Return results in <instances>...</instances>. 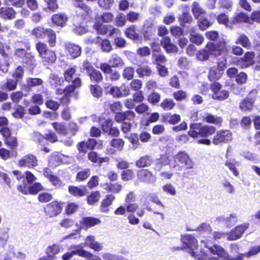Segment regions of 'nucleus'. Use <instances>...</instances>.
<instances>
[{
  "instance_id": "36",
  "label": "nucleus",
  "mask_w": 260,
  "mask_h": 260,
  "mask_svg": "<svg viewBox=\"0 0 260 260\" xmlns=\"http://www.w3.org/2000/svg\"><path fill=\"white\" fill-rule=\"evenodd\" d=\"M79 87H76L73 83L72 85H70L69 86H66V87L63 89L61 88H57L56 93V94H64V95L67 97V98H68V96H69L71 93L74 92L75 89Z\"/></svg>"
},
{
  "instance_id": "12",
  "label": "nucleus",
  "mask_w": 260,
  "mask_h": 260,
  "mask_svg": "<svg viewBox=\"0 0 260 260\" xmlns=\"http://www.w3.org/2000/svg\"><path fill=\"white\" fill-rule=\"evenodd\" d=\"M76 68L75 67L70 68L66 70L64 73L65 80L70 82H72L76 87H80L81 81L76 74Z\"/></svg>"
},
{
  "instance_id": "32",
  "label": "nucleus",
  "mask_w": 260,
  "mask_h": 260,
  "mask_svg": "<svg viewBox=\"0 0 260 260\" xmlns=\"http://www.w3.org/2000/svg\"><path fill=\"white\" fill-rule=\"evenodd\" d=\"M138 177L142 181L150 183L153 180V176L147 170H142L138 172Z\"/></svg>"
},
{
  "instance_id": "6",
  "label": "nucleus",
  "mask_w": 260,
  "mask_h": 260,
  "mask_svg": "<svg viewBox=\"0 0 260 260\" xmlns=\"http://www.w3.org/2000/svg\"><path fill=\"white\" fill-rule=\"evenodd\" d=\"M222 85L218 82H215L210 85V88L213 92L212 97L213 99L223 101L229 96V92L226 90H221Z\"/></svg>"
},
{
  "instance_id": "24",
  "label": "nucleus",
  "mask_w": 260,
  "mask_h": 260,
  "mask_svg": "<svg viewBox=\"0 0 260 260\" xmlns=\"http://www.w3.org/2000/svg\"><path fill=\"white\" fill-rule=\"evenodd\" d=\"M16 12L12 8L2 7L0 8V17L4 19L11 20L15 18Z\"/></svg>"
},
{
  "instance_id": "33",
  "label": "nucleus",
  "mask_w": 260,
  "mask_h": 260,
  "mask_svg": "<svg viewBox=\"0 0 260 260\" xmlns=\"http://www.w3.org/2000/svg\"><path fill=\"white\" fill-rule=\"evenodd\" d=\"M23 64L26 65L27 67L31 68L37 65V61L34 55L30 52H27L25 56L22 60Z\"/></svg>"
},
{
  "instance_id": "21",
  "label": "nucleus",
  "mask_w": 260,
  "mask_h": 260,
  "mask_svg": "<svg viewBox=\"0 0 260 260\" xmlns=\"http://www.w3.org/2000/svg\"><path fill=\"white\" fill-rule=\"evenodd\" d=\"M69 192L72 196L76 197H81L84 196L87 193V189L85 186L80 187L74 185H70L68 188Z\"/></svg>"
},
{
  "instance_id": "5",
  "label": "nucleus",
  "mask_w": 260,
  "mask_h": 260,
  "mask_svg": "<svg viewBox=\"0 0 260 260\" xmlns=\"http://www.w3.org/2000/svg\"><path fill=\"white\" fill-rule=\"evenodd\" d=\"M181 241L185 245V248L189 249V252L191 255L196 259H201L199 256L200 252L197 251L198 242L196 239L191 235L185 234L182 236Z\"/></svg>"
},
{
  "instance_id": "50",
  "label": "nucleus",
  "mask_w": 260,
  "mask_h": 260,
  "mask_svg": "<svg viewBox=\"0 0 260 260\" xmlns=\"http://www.w3.org/2000/svg\"><path fill=\"white\" fill-rule=\"evenodd\" d=\"M221 184L224 190L228 193L233 194L235 192V188L228 180L224 179L222 181Z\"/></svg>"
},
{
  "instance_id": "40",
  "label": "nucleus",
  "mask_w": 260,
  "mask_h": 260,
  "mask_svg": "<svg viewBox=\"0 0 260 260\" xmlns=\"http://www.w3.org/2000/svg\"><path fill=\"white\" fill-rule=\"evenodd\" d=\"M14 112H13L12 115L16 118H22L25 114V108L20 105H16L14 107Z\"/></svg>"
},
{
  "instance_id": "38",
  "label": "nucleus",
  "mask_w": 260,
  "mask_h": 260,
  "mask_svg": "<svg viewBox=\"0 0 260 260\" xmlns=\"http://www.w3.org/2000/svg\"><path fill=\"white\" fill-rule=\"evenodd\" d=\"M136 73L139 75L140 77H143L145 76H150L152 73L151 68L147 65H143L140 66L139 68L136 70Z\"/></svg>"
},
{
  "instance_id": "27",
  "label": "nucleus",
  "mask_w": 260,
  "mask_h": 260,
  "mask_svg": "<svg viewBox=\"0 0 260 260\" xmlns=\"http://www.w3.org/2000/svg\"><path fill=\"white\" fill-rule=\"evenodd\" d=\"M219 220L223 222L227 226L231 227L235 224L238 221V216L233 213L225 217H219Z\"/></svg>"
},
{
  "instance_id": "35",
  "label": "nucleus",
  "mask_w": 260,
  "mask_h": 260,
  "mask_svg": "<svg viewBox=\"0 0 260 260\" xmlns=\"http://www.w3.org/2000/svg\"><path fill=\"white\" fill-rule=\"evenodd\" d=\"M225 166L228 167L234 176H238L239 175V171L236 168V166H239L238 161L234 159L227 160L225 162Z\"/></svg>"
},
{
  "instance_id": "45",
  "label": "nucleus",
  "mask_w": 260,
  "mask_h": 260,
  "mask_svg": "<svg viewBox=\"0 0 260 260\" xmlns=\"http://www.w3.org/2000/svg\"><path fill=\"white\" fill-rule=\"evenodd\" d=\"M125 33L127 37L132 40L137 39L139 37V34L136 31V27L134 25L127 28Z\"/></svg>"
},
{
  "instance_id": "63",
  "label": "nucleus",
  "mask_w": 260,
  "mask_h": 260,
  "mask_svg": "<svg viewBox=\"0 0 260 260\" xmlns=\"http://www.w3.org/2000/svg\"><path fill=\"white\" fill-rule=\"evenodd\" d=\"M134 70L133 68L128 67L125 68L122 73V76L124 78L127 80H131L134 77Z\"/></svg>"
},
{
  "instance_id": "18",
  "label": "nucleus",
  "mask_w": 260,
  "mask_h": 260,
  "mask_svg": "<svg viewBox=\"0 0 260 260\" xmlns=\"http://www.w3.org/2000/svg\"><path fill=\"white\" fill-rule=\"evenodd\" d=\"M80 222L82 228L87 230L95 225L99 224L101 223V220L99 218L93 217H83Z\"/></svg>"
},
{
  "instance_id": "31",
  "label": "nucleus",
  "mask_w": 260,
  "mask_h": 260,
  "mask_svg": "<svg viewBox=\"0 0 260 260\" xmlns=\"http://www.w3.org/2000/svg\"><path fill=\"white\" fill-rule=\"evenodd\" d=\"M68 17L64 13H59L54 14L52 17L54 23L56 25L63 26L68 20Z\"/></svg>"
},
{
  "instance_id": "8",
  "label": "nucleus",
  "mask_w": 260,
  "mask_h": 260,
  "mask_svg": "<svg viewBox=\"0 0 260 260\" xmlns=\"http://www.w3.org/2000/svg\"><path fill=\"white\" fill-rule=\"evenodd\" d=\"M216 47L213 43H208L205 49L198 52L196 55L197 59L201 61H204L209 58L210 54L217 55Z\"/></svg>"
},
{
  "instance_id": "59",
  "label": "nucleus",
  "mask_w": 260,
  "mask_h": 260,
  "mask_svg": "<svg viewBox=\"0 0 260 260\" xmlns=\"http://www.w3.org/2000/svg\"><path fill=\"white\" fill-rule=\"evenodd\" d=\"M236 43L237 44H241L243 47L247 48L250 46V43L249 39L247 36L244 35H241L239 39L236 41Z\"/></svg>"
},
{
  "instance_id": "62",
  "label": "nucleus",
  "mask_w": 260,
  "mask_h": 260,
  "mask_svg": "<svg viewBox=\"0 0 260 260\" xmlns=\"http://www.w3.org/2000/svg\"><path fill=\"white\" fill-rule=\"evenodd\" d=\"M5 143L12 149H15L18 146L17 140L15 137L8 138L5 140Z\"/></svg>"
},
{
  "instance_id": "9",
  "label": "nucleus",
  "mask_w": 260,
  "mask_h": 260,
  "mask_svg": "<svg viewBox=\"0 0 260 260\" xmlns=\"http://www.w3.org/2000/svg\"><path fill=\"white\" fill-rule=\"evenodd\" d=\"M70 251L63 254L62 256V260H69L74 255H78L79 256H87L88 253L85 252L81 245H73L69 248Z\"/></svg>"
},
{
  "instance_id": "61",
  "label": "nucleus",
  "mask_w": 260,
  "mask_h": 260,
  "mask_svg": "<svg viewBox=\"0 0 260 260\" xmlns=\"http://www.w3.org/2000/svg\"><path fill=\"white\" fill-rule=\"evenodd\" d=\"M59 246L57 244H53L47 248L46 253L48 255L55 256L59 252Z\"/></svg>"
},
{
  "instance_id": "41",
  "label": "nucleus",
  "mask_w": 260,
  "mask_h": 260,
  "mask_svg": "<svg viewBox=\"0 0 260 260\" xmlns=\"http://www.w3.org/2000/svg\"><path fill=\"white\" fill-rule=\"evenodd\" d=\"M47 29L42 26H38L32 30L31 34L37 38H43L47 35Z\"/></svg>"
},
{
  "instance_id": "28",
  "label": "nucleus",
  "mask_w": 260,
  "mask_h": 260,
  "mask_svg": "<svg viewBox=\"0 0 260 260\" xmlns=\"http://www.w3.org/2000/svg\"><path fill=\"white\" fill-rule=\"evenodd\" d=\"M223 70L217 66L212 67L209 71L208 75L209 79L211 81L218 80L221 77L223 74Z\"/></svg>"
},
{
  "instance_id": "13",
  "label": "nucleus",
  "mask_w": 260,
  "mask_h": 260,
  "mask_svg": "<svg viewBox=\"0 0 260 260\" xmlns=\"http://www.w3.org/2000/svg\"><path fill=\"white\" fill-rule=\"evenodd\" d=\"M248 223H244L237 225L228 235L227 239L230 241L236 240L239 239L249 227Z\"/></svg>"
},
{
  "instance_id": "16",
  "label": "nucleus",
  "mask_w": 260,
  "mask_h": 260,
  "mask_svg": "<svg viewBox=\"0 0 260 260\" xmlns=\"http://www.w3.org/2000/svg\"><path fill=\"white\" fill-rule=\"evenodd\" d=\"M83 246L89 247L95 251H99L103 249L102 244L96 241L94 236L91 235L88 236L85 238Z\"/></svg>"
},
{
  "instance_id": "64",
  "label": "nucleus",
  "mask_w": 260,
  "mask_h": 260,
  "mask_svg": "<svg viewBox=\"0 0 260 260\" xmlns=\"http://www.w3.org/2000/svg\"><path fill=\"white\" fill-rule=\"evenodd\" d=\"M52 125L55 130L59 134L66 135L67 134V129L66 126L62 123L53 122Z\"/></svg>"
},
{
  "instance_id": "53",
  "label": "nucleus",
  "mask_w": 260,
  "mask_h": 260,
  "mask_svg": "<svg viewBox=\"0 0 260 260\" xmlns=\"http://www.w3.org/2000/svg\"><path fill=\"white\" fill-rule=\"evenodd\" d=\"M24 75V69L21 66H18L12 74V77L18 81L21 80Z\"/></svg>"
},
{
  "instance_id": "11",
  "label": "nucleus",
  "mask_w": 260,
  "mask_h": 260,
  "mask_svg": "<svg viewBox=\"0 0 260 260\" xmlns=\"http://www.w3.org/2000/svg\"><path fill=\"white\" fill-rule=\"evenodd\" d=\"M62 208L61 204L57 201H53L47 204L45 207V212L46 215L53 217L59 214Z\"/></svg>"
},
{
  "instance_id": "1",
  "label": "nucleus",
  "mask_w": 260,
  "mask_h": 260,
  "mask_svg": "<svg viewBox=\"0 0 260 260\" xmlns=\"http://www.w3.org/2000/svg\"><path fill=\"white\" fill-rule=\"evenodd\" d=\"M205 247L213 254H217L221 260H242L244 256V254L239 253V248L236 243L231 244V252L233 255H230L223 248L218 245L210 246L206 243Z\"/></svg>"
},
{
  "instance_id": "47",
  "label": "nucleus",
  "mask_w": 260,
  "mask_h": 260,
  "mask_svg": "<svg viewBox=\"0 0 260 260\" xmlns=\"http://www.w3.org/2000/svg\"><path fill=\"white\" fill-rule=\"evenodd\" d=\"M15 50H26L30 49V45L27 41H16L14 44Z\"/></svg>"
},
{
  "instance_id": "2",
  "label": "nucleus",
  "mask_w": 260,
  "mask_h": 260,
  "mask_svg": "<svg viewBox=\"0 0 260 260\" xmlns=\"http://www.w3.org/2000/svg\"><path fill=\"white\" fill-rule=\"evenodd\" d=\"M190 130L188 134L191 137L197 138L198 136L202 137H208L214 134L216 128L211 125H202L199 123H192L190 125Z\"/></svg>"
},
{
  "instance_id": "43",
  "label": "nucleus",
  "mask_w": 260,
  "mask_h": 260,
  "mask_svg": "<svg viewBox=\"0 0 260 260\" xmlns=\"http://www.w3.org/2000/svg\"><path fill=\"white\" fill-rule=\"evenodd\" d=\"M90 79L92 81H94L95 82L99 83L103 80V76L102 73L99 70H95V69L91 72L88 75Z\"/></svg>"
},
{
  "instance_id": "51",
  "label": "nucleus",
  "mask_w": 260,
  "mask_h": 260,
  "mask_svg": "<svg viewBox=\"0 0 260 260\" xmlns=\"http://www.w3.org/2000/svg\"><path fill=\"white\" fill-rule=\"evenodd\" d=\"M129 141L132 145V148L134 150L137 149L140 146L139 138L137 134H133L128 138Z\"/></svg>"
},
{
  "instance_id": "29",
  "label": "nucleus",
  "mask_w": 260,
  "mask_h": 260,
  "mask_svg": "<svg viewBox=\"0 0 260 260\" xmlns=\"http://www.w3.org/2000/svg\"><path fill=\"white\" fill-rule=\"evenodd\" d=\"M188 32L190 34V41L191 43L197 45H200L203 43L204 40V37L200 34L195 32L193 27L189 29Z\"/></svg>"
},
{
  "instance_id": "26",
  "label": "nucleus",
  "mask_w": 260,
  "mask_h": 260,
  "mask_svg": "<svg viewBox=\"0 0 260 260\" xmlns=\"http://www.w3.org/2000/svg\"><path fill=\"white\" fill-rule=\"evenodd\" d=\"M216 53L217 55H215L217 57H219L218 58L217 61V66L221 68L222 70H224L225 68H226V52L223 50H220L218 49L216 47Z\"/></svg>"
},
{
  "instance_id": "3",
  "label": "nucleus",
  "mask_w": 260,
  "mask_h": 260,
  "mask_svg": "<svg viewBox=\"0 0 260 260\" xmlns=\"http://www.w3.org/2000/svg\"><path fill=\"white\" fill-rule=\"evenodd\" d=\"M175 165H172L173 168H176L177 171H182V168L186 169H192L194 162L190 158L188 154L184 151L179 152L174 157Z\"/></svg>"
},
{
  "instance_id": "46",
  "label": "nucleus",
  "mask_w": 260,
  "mask_h": 260,
  "mask_svg": "<svg viewBox=\"0 0 260 260\" xmlns=\"http://www.w3.org/2000/svg\"><path fill=\"white\" fill-rule=\"evenodd\" d=\"M27 86L32 87L42 85L43 81L42 79L39 78H28L26 80Z\"/></svg>"
},
{
  "instance_id": "56",
  "label": "nucleus",
  "mask_w": 260,
  "mask_h": 260,
  "mask_svg": "<svg viewBox=\"0 0 260 260\" xmlns=\"http://www.w3.org/2000/svg\"><path fill=\"white\" fill-rule=\"evenodd\" d=\"M8 238V230L7 229L1 230L0 231V244L2 247H4L6 245Z\"/></svg>"
},
{
  "instance_id": "58",
  "label": "nucleus",
  "mask_w": 260,
  "mask_h": 260,
  "mask_svg": "<svg viewBox=\"0 0 260 260\" xmlns=\"http://www.w3.org/2000/svg\"><path fill=\"white\" fill-rule=\"evenodd\" d=\"M186 230L187 231H198L202 232H210L211 228L209 224L203 223L196 229H191L187 227Z\"/></svg>"
},
{
  "instance_id": "52",
  "label": "nucleus",
  "mask_w": 260,
  "mask_h": 260,
  "mask_svg": "<svg viewBox=\"0 0 260 260\" xmlns=\"http://www.w3.org/2000/svg\"><path fill=\"white\" fill-rule=\"evenodd\" d=\"M19 81L16 79H8L5 84V88L9 91L15 90Z\"/></svg>"
},
{
  "instance_id": "4",
  "label": "nucleus",
  "mask_w": 260,
  "mask_h": 260,
  "mask_svg": "<svg viewBox=\"0 0 260 260\" xmlns=\"http://www.w3.org/2000/svg\"><path fill=\"white\" fill-rule=\"evenodd\" d=\"M36 48L44 64L52 63L56 60V56L55 52L49 49L46 44L39 42L36 44Z\"/></svg>"
},
{
  "instance_id": "49",
  "label": "nucleus",
  "mask_w": 260,
  "mask_h": 260,
  "mask_svg": "<svg viewBox=\"0 0 260 260\" xmlns=\"http://www.w3.org/2000/svg\"><path fill=\"white\" fill-rule=\"evenodd\" d=\"M100 122L101 124V127L104 132L108 133L110 129L112 126L113 122L111 119H101Z\"/></svg>"
},
{
  "instance_id": "30",
  "label": "nucleus",
  "mask_w": 260,
  "mask_h": 260,
  "mask_svg": "<svg viewBox=\"0 0 260 260\" xmlns=\"http://www.w3.org/2000/svg\"><path fill=\"white\" fill-rule=\"evenodd\" d=\"M108 62L112 68H121L124 64L121 57L116 53L111 55Z\"/></svg>"
},
{
  "instance_id": "25",
  "label": "nucleus",
  "mask_w": 260,
  "mask_h": 260,
  "mask_svg": "<svg viewBox=\"0 0 260 260\" xmlns=\"http://www.w3.org/2000/svg\"><path fill=\"white\" fill-rule=\"evenodd\" d=\"M49 79L50 84L52 88L56 89V91L64 83L63 79L54 73L50 74Z\"/></svg>"
},
{
  "instance_id": "37",
  "label": "nucleus",
  "mask_w": 260,
  "mask_h": 260,
  "mask_svg": "<svg viewBox=\"0 0 260 260\" xmlns=\"http://www.w3.org/2000/svg\"><path fill=\"white\" fill-rule=\"evenodd\" d=\"M254 101L249 98H246L240 103V109L244 112L251 111L252 109Z\"/></svg>"
},
{
  "instance_id": "48",
  "label": "nucleus",
  "mask_w": 260,
  "mask_h": 260,
  "mask_svg": "<svg viewBox=\"0 0 260 260\" xmlns=\"http://www.w3.org/2000/svg\"><path fill=\"white\" fill-rule=\"evenodd\" d=\"M152 58L154 62L157 66L162 65V64L165 63L167 61L166 57L164 55L160 54L153 53Z\"/></svg>"
},
{
  "instance_id": "60",
  "label": "nucleus",
  "mask_w": 260,
  "mask_h": 260,
  "mask_svg": "<svg viewBox=\"0 0 260 260\" xmlns=\"http://www.w3.org/2000/svg\"><path fill=\"white\" fill-rule=\"evenodd\" d=\"M124 144L123 140L119 138L114 139L110 142L111 145L118 150H121L123 149Z\"/></svg>"
},
{
  "instance_id": "55",
  "label": "nucleus",
  "mask_w": 260,
  "mask_h": 260,
  "mask_svg": "<svg viewBox=\"0 0 260 260\" xmlns=\"http://www.w3.org/2000/svg\"><path fill=\"white\" fill-rule=\"evenodd\" d=\"M48 38V42L51 47L55 46L56 43V35L54 31L50 28L47 29V35Z\"/></svg>"
},
{
  "instance_id": "22",
  "label": "nucleus",
  "mask_w": 260,
  "mask_h": 260,
  "mask_svg": "<svg viewBox=\"0 0 260 260\" xmlns=\"http://www.w3.org/2000/svg\"><path fill=\"white\" fill-rule=\"evenodd\" d=\"M254 54L252 52H246L243 58L239 61V64L242 68H248L254 63Z\"/></svg>"
},
{
  "instance_id": "17",
  "label": "nucleus",
  "mask_w": 260,
  "mask_h": 260,
  "mask_svg": "<svg viewBox=\"0 0 260 260\" xmlns=\"http://www.w3.org/2000/svg\"><path fill=\"white\" fill-rule=\"evenodd\" d=\"M38 165V160L37 157L31 154L25 156L19 161V165L20 167H27L31 168L37 166Z\"/></svg>"
},
{
  "instance_id": "23",
  "label": "nucleus",
  "mask_w": 260,
  "mask_h": 260,
  "mask_svg": "<svg viewBox=\"0 0 260 260\" xmlns=\"http://www.w3.org/2000/svg\"><path fill=\"white\" fill-rule=\"evenodd\" d=\"M249 20V17L244 12H236L234 16L231 18V23L232 24H237L241 23H247Z\"/></svg>"
},
{
  "instance_id": "42",
  "label": "nucleus",
  "mask_w": 260,
  "mask_h": 260,
  "mask_svg": "<svg viewBox=\"0 0 260 260\" xmlns=\"http://www.w3.org/2000/svg\"><path fill=\"white\" fill-rule=\"evenodd\" d=\"M192 12L194 16L196 18L199 17L202 14H204L205 12L200 6L198 2H193L192 4Z\"/></svg>"
},
{
  "instance_id": "44",
  "label": "nucleus",
  "mask_w": 260,
  "mask_h": 260,
  "mask_svg": "<svg viewBox=\"0 0 260 260\" xmlns=\"http://www.w3.org/2000/svg\"><path fill=\"white\" fill-rule=\"evenodd\" d=\"M100 197L101 194L99 191H93L87 198V203L91 205H94L99 201Z\"/></svg>"
},
{
  "instance_id": "57",
  "label": "nucleus",
  "mask_w": 260,
  "mask_h": 260,
  "mask_svg": "<svg viewBox=\"0 0 260 260\" xmlns=\"http://www.w3.org/2000/svg\"><path fill=\"white\" fill-rule=\"evenodd\" d=\"M105 91L115 98H121L118 86H108L105 87Z\"/></svg>"
},
{
  "instance_id": "34",
  "label": "nucleus",
  "mask_w": 260,
  "mask_h": 260,
  "mask_svg": "<svg viewBox=\"0 0 260 260\" xmlns=\"http://www.w3.org/2000/svg\"><path fill=\"white\" fill-rule=\"evenodd\" d=\"M152 163V159L149 155L142 156L136 161V166L139 168H144L150 166Z\"/></svg>"
},
{
  "instance_id": "14",
  "label": "nucleus",
  "mask_w": 260,
  "mask_h": 260,
  "mask_svg": "<svg viewBox=\"0 0 260 260\" xmlns=\"http://www.w3.org/2000/svg\"><path fill=\"white\" fill-rule=\"evenodd\" d=\"M114 38V44L116 47L122 48L125 47L126 42L125 40L121 37L120 31L118 28H113L110 30L109 35Z\"/></svg>"
},
{
  "instance_id": "10",
  "label": "nucleus",
  "mask_w": 260,
  "mask_h": 260,
  "mask_svg": "<svg viewBox=\"0 0 260 260\" xmlns=\"http://www.w3.org/2000/svg\"><path fill=\"white\" fill-rule=\"evenodd\" d=\"M17 188L19 191L24 194L29 193L35 194L43 189L42 185L40 183H35L30 186L25 182H23L22 184H20Z\"/></svg>"
},
{
  "instance_id": "39",
  "label": "nucleus",
  "mask_w": 260,
  "mask_h": 260,
  "mask_svg": "<svg viewBox=\"0 0 260 260\" xmlns=\"http://www.w3.org/2000/svg\"><path fill=\"white\" fill-rule=\"evenodd\" d=\"M90 175V170L88 168H85L77 174L76 179L79 182L83 181L88 178Z\"/></svg>"
},
{
  "instance_id": "19",
  "label": "nucleus",
  "mask_w": 260,
  "mask_h": 260,
  "mask_svg": "<svg viewBox=\"0 0 260 260\" xmlns=\"http://www.w3.org/2000/svg\"><path fill=\"white\" fill-rule=\"evenodd\" d=\"M160 43L167 53H175L177 52V47L171 43L170 37H164L161 39Z\"/></svg>"
},
{
  "instance_id": "20",
  "label": "nucleus",
  "mask_w": 260,
  "mask_h": 260,
  "mask_svg": "<svg viewBox=\"0 0 260 260\" xmlns=\"http://www.w3.org/2000/svg\"><path fill=\"white\" fill-rule=\"evenodd\" d=\"M66 48L68 53L74 58L79 56L81 54V47L78 45L69 43L66 45Z\"/></svg>"
},
{
  "instance_id": "7",
  "label": "nucleus",
  "mask_w": 260,
  "mask_h": 260,
  "mask_svg": "<svg viewBox=\"0 0 260 260\" xmlns=\"http://www.w3.org/2000/svg\"><path fill=\"white\" fill-rule=\"evenodd\" d=\"M233 139V135L229 130H220L217 132L213 137L212 143L215 145H222L230 142Z\"/></svg>"
},
{
  "instance_id": "54",
  "label": "nucleus",
  "mask_w": 260,
  "mask_h": 260,
  "mask_svg": "<svg viewBox=\"0 0 260 260\" xmlns=\"http://www.w3.org/2000/svg\"><path fill=\"white\" fill-rule=\"evenodd\" d=\"M100 46L103 52L109 53L112 50L111 43L107 39L103 40L101 43Z\"/></svg>"
},
{
  "instance_id": "15",
  "label": "nucleus",
  "mask_w": 260,
  "mask_h": 260,
  "mask_svg": "<svg viewBox=\"0 0 260 260\" xmlns=\"http://www.w3.org/2000/svg\"><path fill=\"white\" fill-rule=\"evenodd\" d=\"M201 118L207 123H213L220 126L222 123V118L220 116H215L210 113L203 112L200 114Z\"/></svg>"
}]
</instances>
